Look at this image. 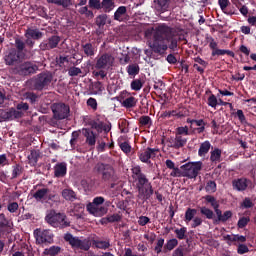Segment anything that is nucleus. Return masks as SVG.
Returning a JSON list of instances; mask_svg holds the SVG:
<instances>
[{
    "instance_id": "13d9d810",
    "label": "nucleus",
    "mask_w": 256,
    "mask_h": 256,
    "mask_svg": "<svg viewBox=\"0 0 256 256\" xmlns=\"http://www.w3.org/2000/svg\"><path fill=\"white\" fill-rule=\"evenodd\" d=\"M141 87H143V82H141L140 79L131 82V89H133V91H140Z\"/></svg>"
},
{
    "instance_id": "c9c22d12",
    "label": "nucleus",
    "mask_w": 256,
    "mask_h": 256,
    "mask_svg": "<svg viewBox=\"0 0 256 256\" xmlns=\"http://www.w3.org/2000/svg\"><path fill=\"white\" fill-rule=\"evenodd\" d=\"M197 215V209L188 208L185 212V219L184 221L186 223H191L195 219V216Z\"/></svg>"
},
{
    "instance_id": "e2e57ef3",
    "label": "nucleus",
    "mask_w": 256,
    "mask_h": 256,
    "mask_svg": "<svg viewBox=\"0 0 256 256\" xmlns=\"http://www.w3.org/2000/svg\"><path fill=\"white\" fill-rule=\"evenodd\" d=\"M231 2H229V0H218V5L220 6L221 11H223V13H227V7H229Z\"/></svg>"
},
{
    "instance_id": "c756f323",
    "label": "nucleus",
    "mask_w": 256,
    "mask_h": 256,
    "mask_svg": "<svg viewBox=\"0 0 256 256\" xmlns=\"http://www.w3.org/2000/svg\"><path fill=\"white\" fill-rule=\"evenodd\" d=\"M39 157H41V152L39 150H31L28 155L29 165L35 167V165H37V161H39Z\"/></svg>"
},
{
    "instance_id": "052dcab7",
    "label": "nucleus",
    "mask_w": 256,
    "mask_h": 256,
    "mask_svg": "<svg viewBox=\"0 0 256 256\" xmlns=\"http://www.w3.org/2000/svg\"><path fill=\"white\" fill-rule=\"evenodd\" d=\"M249 221H251V219H249V217H242L238 220V227L239 229H243L244 227H247Z\"/></svg>"
},
{
    "instance_id": "6e6d98bb",
    "label": "nucleus",
    "mask_w": 256,
    "mask_h": 256,
    "mask_svg": "<svg viewBox=\"0 0 256 256\" xmlns=\"http://www.w3.org/2000/svg\"><path fill=\"white\" fill-rule=\"evenodd\" d=\"M208 105L210 107H217V105H223V101L221 99L217 100V97H209L208 98Z\"/></svg>"
},
{
    "instance_id": "c03bdc74",
    "label": "nucleus",
    "mask_w": 256,
    "mask_h": 256,
    "mask_svg": "<svg viewBox=\"0 0 256 256\" xmlns=\"http://www.w3.org/2000/svg\"><path fill=\"white\" fill-rule=\"evenodd\" d=\"M177 245H179V241L176 238H172L166 242L164 248H166L167 251H173V249L176 248Z\"/></svg>"
},
{
    "instance_id": "9d476101",
    "label": "nucleus",
    "mask_w": 256,
    "mask_h": 256,
    "mask_svg": "<svg viewBox=\"0 0 256 256\" xmlns=\"http://www.w3.org/2000/svg\"><path fill=\"white\" fill-rule=\"evenodd\" d=\"M51 109L54 115V119H57L58 121L67 119L71 111L69 105H66L65 103H55L52 105Z\"/></svg>"
},
{
    "instance_id": "bf43d9fd",
    "label": "nucleus",
    "mask_w": 256,
    "mask_h": 256,
    "mask_svg": "<svg viewBox=\"0 0 256 256\" xmlns=\"http://www.w3.org/2000/svg\"><path fill=\"white\" fill-rule=\"evenodd\" d=\"M106 220L108 221V223H118V221H121V215L112 214L110 216H107Z\"/></svg>"
},
{
    "instance_id": "c85d7f7f",
    "label": "nucleus",
    "mask_w": 256,
    "mask_h": 256,
    "mask_svg": "<svg viewBox=\"0 0 256 256\" xmlns=\"http://www.w3.org/2000/svg\"><path fill=\"white\" fill-rule=\"evenodd\" d=\"M47 3L52 5H57L58 7H63V9H69L73 5L72 0H46Z\"/></svg>"
},
{
    "instance_id": "8fccbe9b",
    "label": "nucleus",
    "mask_w": 256,
    "mask_h": 256,
    "mask_svg": "<svg viewBox=\"0 0 256 256\" xmlns=\"http://www.w3.org/2000/svg\"><path fill=\"white\" fill-rule=\"evenodd\" d=\"M83 71L79 67L72 66L68 69L69 77H77V75H81Z\"/></svg>"
},
{
    "instance_id": "9b49d317",
    "label": "nucleus",
    "mask_w": 256,
    "mask_h": 256,
    "mask_svg": "<svg viewBox=\"0 0 256 256\" xmlns=\"http://www.w3.org/2000/svg\"><path fill=\"white\" fill-rule=\"evenodd\" d=\"M51 81H53V74H51V72H41L36 77L35 87L41 91V89L49 87V85H51Z\"/></svg>"
},
{
    "instance_id": "774afa93",
    "label": "nucleus",
    "mask_w": 256,
    "mask_h": 256,
    "mask_svg": "<svg viewBox=\"0 0 256 256\" xmlns=\"http://www.w3.org/2000/svg\"><path fill=\"white\" fill-rule=\"evenodd\" d=\"M0 227H9V220L5 217V214H0Z\"/></svg>"
},
{
    "instance_id": "aec40b11",
    "label": "nucleus",
    "mask_w": 256,
    "mask_h": 256,
    "mask_svg": "<svg viewBox=\"0 0 256 256\" xmlns=\"http://www.w3.org/2000/svg\"><path fill=\"white\" fill-rule=\"evenodd\" d=\"M81 47L86 57H95V53H97V48L91 42L82 43Z\"/></svg>"
},
{
    "instance_id": "f8f14e48",
    "label": "nucleus",
    "mask_w": 256,
    "mask_h": 256,
    "mask_svg": "<svg viewBox=\"0 0 256 256\" xmlns=\"http://www.w3.org/2000/svg\"><path fill=\"white\" fill-rule=\"evenodd\" d=\"M59 43H61V37L52 35L40 43L39 49L40 51H51L53 49H57Z\"/></svg>"
},
{
    "instance_id": "4468645a",
    "label": "nucleus",
    "mask_w": 256,
    "mask_h": 256,
    "mask_svg": "<svg viewBox=\"0 0 256 256\" xmlns=\"http://www.w3.org/2000/svg\"><path fill=\"white\" fill-rule=\"evenodd\" d=\"M19 59H21V54L15 48H11L4 56V62L9 66L17 65Z\"/></svg>"
},
{
    "instance_id": "37998d69",
    "label": "nucleus",
    "mask_w": 256,
    "mask_h": 256,
    "mask_svg": "<svg viewBox=\"0 0 256 256\" xmlns=\"http://www.w3.org/2000/svg\"><path fill=\"white\" fill-rule=\"evenodd\" d=\"M107 14H100L96 17L97 27H105L107 25Z\"/></svg>"
},
{
    "instance_id": "de8ad7c7",
    "label": "nucleus",
    "mask_w": 256,
    "mask_h": 256,
    "mask_svg": "<svg viewBox=\"0 0 256 256\" xmlns=\"http://www.w3.org/2000/svg\"><path fill=\"white\" fill-rule=\"evenodd\" d=\"M174 233L176 234L177 239L183 240L187 237V228L182 227L180 229H175Z\"/></svg>"
},
{
    "instance_id": "393cba45",
    "label": "nucleus",
    "mask_w": 256,
    "mask_h": 256,
    "mask_svg": "<svg viewBox=\"0 0 256 256\" xmlns=\"http://www.w3.org/2000/svg\"><path fill=\"white\" fill-rule=\"evenodd\" d=\"M54 175L55 177H65L67 175V164L58 163L54 166Z\"/></svg>"
},
{
    "instance_id": "5701e85b",
    "label": "nucleus",
    "mask_w": 256,
    "mask_h": 256,
    "mask_svg": "<svg viewBox=\"0 0 256 256\" xmlns=\"http://www.w3.org/2000/svg\"><path fill=\"white\" fill-rule=\"evenodd\" d=\"M85 211V205L81 203L73 204L72 208L70 209V215L72 217H82Z\"/></svg>"
},
{
    "instance_id": "ea45409f",
    "label": "nucleus",
    "mask_w": 256,
    "mask_h": 256,
    "mask_svg": "<svg viewBox=\"0 0 256 256\" xmlns=\"http://www.w3.org/2000/svg\"><path fill=\"white\" fill-rule=\"evenodd\" d=\"M139 71V64H130L127 66V73L132 77H135V75H139Z\"/></svg>"
},
{
    "instance_id": "cd10ccee",
    "label": "nucleus",
    "mask_w": 256,
    "mask_h": 256,
    "mask_svg": "<svg viewBox=\"0 0 256 256\" xmlns=\"http://www.w3.org/2000/svg\"><path fill=\"white\" fill-rule=\"evenodd\" d=\"M215 213L217 215L218 221H221L222 223L229 221V219H231V217H233V212H231L230 210L225 211L223 213L220 209H218V210H216Z\"/></svg>"
},
{
    "instance_id": "a211bd4d",
    "label": "nucleus",
    "mask_w": 256,
    "mask_h": 256,
    "mask_svg": "<svg viewBox=\"0 0 256 256\" xmlns=\"http://www.w3.org/2000/svg\"><path fill=\"white\" fill-rule=\"evenodd\" d=\"M187 145V138H183V136L176 135L175 138L169 140L168 147H172V149H181Z\"/></svg>"
},
{
    "instance_id": "f03ea898",
    "label": "nucleus",
    "mask_w": 256,
    "mask_h": 256,
    "mask_svg": "<svg viewBox=\"0 0 256 256\" xmlns=\"http://www.w3.org/2000/svg\"><path fill=\"white\" fill-rule=\"evenodd\" d=\"M132 179L136 183V189L138 191V199L149 201L154 193L153 185L149 182V179L141 171V166H134L131 169Z\"/></svg>"
},
{
    "instance_id": "680f3d73",
    "label": "nucleus",
    "mask_w": 256,
    "mask_h": 256,
    "mask_svg": "<svg viewBox=\"0 0 256 256\" xmlns=\"http://www.w3.org/2000/svg\"><path fill=\"white\" fill-rule=\"evenodd\" d=\"M56 63L59 67H65V63H69V57L59 56V58L56 59Z\"/></svg>"
},
{
    "instance_id": "473e14b6",
    "label": "nucleus",
    "mask_w": 256,
    "mask_h": 256,
    "mask_svg": "<svg viewBox=\"0 0 256 256\" xmlns=\"http://www.w3.org/2000/svg\"><path fill=\"white\" fill-rule=\"evenodd\" d=\"M62 197L63 199H65V201H76L77 199V194L75 193V191H73L72 189H64L62 191Z\"/></svg>"
},
{
    "instance_id": "79ce46f5",
    "label": "nucleus",
    "mask_w": 256,
    "mask_h": 256,
    "mask_svg": "<svg viewBox=\"0 0 256 256\" xmlns=\"http://www.w3.org/2000/svg\"><path fill=\"white\" fill-rule=\"evenodd\" d=\"M205 200L207 203H210L211 207H213L215 213L219 211V202H217V199L211 195L205 196Z\"/></svg>"
},
{
    "instance_id": "e433bc0d",
    "label": "nucleus",
    "mask_w": 256,
    "mask_h": 256,
    "mask_svg": "<svg viewBox=\"0 0 256 256\" xmlns=\"http://www.w3.org/2000/svg\"><path fill=\"white\" fill-rule=\"evenodd\" d=\"M61 253V247L59 246H51L50 248H46L43 251V255L55 256Z\"/></svg>"
},
{
    "instance_id": "5fc2aeb1",
    "label": "nucleus",
    "mask_w": 256,
    "mask_h": 256,
    "mask_svg": "<svg viewBox=\"0 0 256 256\" xmlns=\"http://www.w3.org/2000/svg\"><path fill=\"white\" fill-rule=\"evenodd\" d=\"M200 212L202 215H205L206 219H213L214 213L212 212L211 209L207 207H201Z\"/></svg>"
},
{
    "instance_id": "603ef678",
    "label": "nucleus",
    "mask_w": 256,
    "mask_h": 256,
    "mask_svg": "<svg viewBox=\"0 0 256 256\" xmlns=\"http://www.w3.org/2000/svg\"><path fill=\"white\" fill-rule=\"evenodd\" d=\"M187 251V247L180 245L177 249L174 250L172 256H185Z\"/></svg>"
},
{
    "instance_id": "f3484780",
    "label": "nucleus",
    "mask_w": 256,
    "mask_h": 256,
    "mask_svg": "<svg viewBox=\"0 0 256 256\" xmlns=\"http://www.w3.org/2000/svg\"><path fill=\"white\" fill-rule=\"evenodd\" d=\"M32 197L38 201L39 203H43L44 201H49L53 199V196L49 195V188H40L38 189Z\"/></svg>"
},
{
    "instance_id": "338daca9",
    "label": "nucleus",
    "mask_w": 256,
    "mask_h": 256,
    "mask_svg": "<svg viewBox=\"0 0 256 256\" xmlns=\"http://www.w3.org/2000/svg\"><path fill=\"white\" fill-rule=\"evenodd\" d=\"M176 135H189V128L187 126L178 127Z\"/></svg>"
},
{
    "instance_id": "f257e3e1",
    "label": "nucleus",
    "mask_w": 256,
    "mask_h": 256,
    "mask_svg": "<svg viewBox=\"0 0 256 256\" xmlns=\"http://www.w3.org/2000/svg\"><path fill=\"white\" fill-rule=\"evenodd\" d=\"M151 35L152 42L149 43V47L153 53L163 55L167 49L178 51L181 36H179L177 29L163 23L145 31V37H151Z\"/></svg>"
},
{
    "instance_id": "b1692460",
    "label": "nucleus",
    "mask_w": 256,
    "mask_h": 256,
    "mask_svg": "<svg viewBox=\"0 0 256 256\" xmlns=\"http://www.w3.org/2000/svg\"><path fill=\"white\" fill-rule=\"evenodd\" d=\"M26 39H34L35 41H39L43 37V32L39 31V29L28 28L25 32Z\"/></svg>"
},
{
    "instance_id": "58836bf2",
    "label": "nucleus",
    "mask_w": 256,
    "mask_h": 256,
    "mask_svg": "<svg viewBox=\"0 0 256 256\" xmlns=\"http://www.w3.org/2000/svg\"><path fill=\"white\" fill-rule=\"evenodd\" d=\"M102 91H103V83H101L100 81H97L92 84V88H91L92 95H101Z\"/></svg>"
},
{
    "instance_id": "4c0bfd02",
    "label": "nucleus",
    "mask_w": 256,
    "mask_h": 256,
    "mask_svg": "<svg viewBox=\"0 0 256 256\" xmlns=\"http://www.w3.org/2000/svg\"><path fill=\"white\" fill-rule=\"evenodd\" d=\"M76 249H81L82 251H89V249H91V242H89V240L87 239H79Z\"/></svg>"
},
{
    "instance_id": "7c9ffc66",
    "label": "nucleus",
    "mask_w": 256,
    "mask_h": 256,
    "mask_svg": "<svg viewBox=\"0 0 256 256\" xmlns=\"http://www.w3.org/2000/svg\"><path fill=\"white\" fill-rule=\"evenodd\" d=\"M210 149H211V142L206 140L203 143H201L200 148L198 150L199 157H205L207 153H209Z\"/></svg>"
},
{
    "instance_id": "4d7b16f0",
    "label": "nucleus",
    "mask_w": 256,
    "mask_h": 256,
    "mask_svg": "<svg viewBox=\"0 0 256 256\" xmlns=\"http://www.w3.org/2000/svg\"><path fill=\"white\" fill-rule=\"evenodd\" d=\"M163 245H165V239L163 238L158 239L156 246L154 248V251L157 253V255H159V253L163 251Z\"/></svg>"
},
{
    "instance_id": "7ed1b4c3",
    "label": "nucleus",
    "mask_w": 256,
    "mask_h": 256,
    "mask_svg": "<svg viewBox=\"0 0 256 256\" xmlns=\"http://www.w3.org/2000/svg\"><path fill=\"white\" fill-rule=\"evenodd\" d=\"M113 63H115V58L111 54H102L96 58L94 64V70L92 71V75L94 79H105L107 77V70L113 67Z\"/></svg>"
},
{
    "instance_id": "09e8293b",
    "label": "nucleus",
    "mask_w": 256,
    "mask_h": 256,
    "mask_svg": "<svg viewBox=\"0 0 256 256\" xmlns=\"http://www.w3.org/2000/svg\"><path fill=\"white\" fill-rule=\"evenodd\" d=\"M88 7L90 9H96V11H101V0H89Z\"/></svg>"
},
{
    "instance_id": "a18cd8bd",
    "label": "nucleus",
    "mask_w": 256,
    "mask_h": 256,
    "mask_svg": "<svg viewBox=\"0 0 256 256\" xmlns=\"http://www.w3.org/2000/svg\"><path fill=\"white\" fill-rule=\"evenodd\" d=\"M22 173H23V167H21V165L19 164L14 165L11 179H17V177H19Z\"/></svg>"
},
{
    "instance_id": "1a4fd4ad",
    "label": "nucleus",
    "mask_w": 256,
    "mask_h": 256,
    "mask_svg": "<svg viewBox=\"0 0 256 256\" xmlns=\"http://www.w3.org/2000/svg\"><path fill=\"white\" fill-rule=\"evenodd\" d=\"M94 173H98V175H102L103 181H110L113 179V175H115V170L111 164L105 163H97L93 169Z\"/></svg>"
},
{
    "instance_id": "2f4dec72",
    "label": "nucleus",
    "mask_w": 256,
    "mask_h": 256,
    "mask_svg": "<svg viewBox=\"0 0 256 256\" xmlns=\"http://www.w3.org/2000/svg\"><path fill=\"white\" fill-rule=\"evenodd\" d=\"M64 241L69 243L73 249H77V245L79 244V237H75L71 233H67L64 235Z\"/></svg>"
},
{
    "instance_id": "a19ab883",
    "label": "nucleus",
    "mask_w": 256,
    "mask_h": 256,
    "mask_svg": "<svg viewBox=\"0 0 256 256\" xmlns=\"http://www.w3.org/2000/svg\"><path fill=\"white\" fill-rule=\"evenodd\" d=\"M93 245H95L97 249H104V250L109 249V247H111V243L109 241H103V240H94Z\"/></svg>"
},
{
    "instance_id": "dca6fc26",
    "label": "nucleus",
    "mask_w": 256,
    "mask_h": 256,
    "mask_svg": "<svg viewBox=\"0 0 256 256\" xmlns=\"http://www.w3.org/2000/svg\"><path fill=\"white\" fill-rule=\"evenodd\" d=\"M113 19L119 23H126V21H129V13L127 12V7H118L114 13Z\"/></svg>"
},
{
    "instance_id": "4be33fe9",
    "label": "nucleus",
    "mask_w": 256,
    "mask_h": 256,
    "mask_svg": "<svg viewBox=\"0 0 256 256\" xmlns=\"http://www.w3.org/2000/svg\"><path fill=\"white\" fill-rule=\"evenodd\" d=\"M117 101H119L122 107H125L126 109H131V107H135V105H137V100L135 97H118Z\"/></svg>"
},
{
    "instance_id": "69168bd1",
    "label": "nucleus",
    "mask_w": 256,
    "mask_h": 256,
    "mask_svg": "<svg viewBox=\"0 0 256 256\" xmlns=\"http://www.w3.org/2000/svg\"><path fill=\"white\" fill-rule=\"evenodd\" d=\"M139 123H140V125H142V126L150 125V123H151V117H149V116H142V117H140V119H139Z\"/></svg>"
},
{
    "instance_id": "6e6552de",
    "label": "nucleus",
    "mask_w": 256,
    "mask_h": 256,
    "mask_svg": "<svg viewBox=\"0 0 256 256\" xmlns=\"http://www.w3.org/2000/svg\"><path fill=\"white\" fill-rule=\"evenodd\" d=\"M37 71H39V66L31 61L22 62L13 69V73L16 75H21L22 77L35 75Z\"/></svg>"
},
{
    "instance_id": "423d86ee",
    "label": "nucleus",
    "mask_w": 256,
    "mask_h": 256,
    "mask_svg": "<svg viewBox=\"0 0 256 256\" xmlns=\"http://www.w3.org/2000/svg\"><path fill=\"white\" fill-rule=\"evenodd\" d=\"M45 219L51 227H60L63 229L70 225V222L67 220V216L63 213L50 212L47 214Z\"/></svg>"
},
{
    "instance_id": "a878e982",
    "label": "nucleus",
    "mask_w": 256,
    "mask_h": 256,
    "mask_svg": "<svg viewBox=\"0 0 256 256\" xmlns=\"http://www.w3.org/2000/svg\"><path fill=\"white\" fill-rule=\"evenodd\" d=\"M232 187L233 189H236V191H245V189H247V179L239 178L233 180Z\"/></svg>"
},
{
    "instance_id": "bb28decb",
    "label": "nucleus",
    "mask_w": 256,
    "mask_h": 256,
    "mask_svg": "<svg viewBox=\"0 0 256 256\" xmlns=\"http://www.w3.org/2000/svg\"><path fill=\"white\" fill-rule=\"evenodd\" d=\"M100 9H102L104 13H111V11L115 9V2H113V0H102Z\"/></svg>"
},
{
    "instance_id": "2eb2a0df",
    "label": "nucleus",
    "mask_w": 256,
    "mask_h": 256,
    "mask_svg": "<svg viewBox=\"0 0 256 256\" xmlns=\"http://www.w3.org/2000/svg\"><path fill=\"white\" fill-rule=\"evenodd\" d=\"M0 117L1 119H4V121H13V119L23 117V112L18 111L15 108H11L9 110H0Z\"/></svg>"
},
{
    "instance_id": "864d4df0",
    "label": "nucleus",
    "mask_w": 256,
    "mask_h": 256,
    "mask_svg": "<svg viewBox=\"0 0 256 256\" xmlns=\"http://www.w3.org/2000/svg\"><path fill=\"white\" fill-rule=\"evenodd\" d=\"M119 147L125 155H129V153H131V144L129 142H122L119 144Z\"/></svg>"
},
{
    "instance_id": "412c9836",
    "label": "nucleus",
    "mask_w": 256,
    "mask_h": 256,
    "mask_svg": "<svg viewBox=\"0 0 256 256\" xmlns=\"http://www.w3.org/2000/svg\"><path fill=\"white\" fill-rule=\"evenodd\" d=\"M171 0H155L154 7L159 13H165L168 11Z\"/></svg>"
},
{
    "instance_id": "ddd939ff",
    "label": "nucleus",
    "mask_w": 256,
    "mask_h": 256,
    "mask_svg": "<svg viewBox=\"0 0 256 256\" xmlns=\"http://www.w3.org/2000/svg\"><path fill=\"white\" fill-rule=\"evenodd\" d=\"M157 153H159V148H145L138 152V158L142 163H151V159H155L157 157Z\"/></svg>"
},
{
    "instance_id": "20e7f679",
    "label": "nucleus",
    "mask_w": 256,
    "mask_h": 256,
    "mask_svg": "<svg viewBox=\"0 0 256 256\" xmlns=\"http://www.w3.org/2000/svg\"><path fill=\"white\" fill-rule=\"evenodd\" d=\"M103 203H105V198L97 196L92 202L87 204L86 209L94 217H103L107 213V207L102 206Z\"/></svg>"
},
{
    "instance_id": "49530a36",
    "label": "nucleus",
    "mask_w": 256,
    "mask_h": 256,
    "mask_svg": "<svg viewBox=\"0 0 256 256\" xmlns=\"http://www.w3.org/2000/svg\"><path fill=\"white\" fill-rule=\"evenodd\" d=\"M36 13L39 17H42L43 19H49V15L47 14V8L44 6H38L36 8Z\"/></svg>"
},
{
    "instance_id": "39448f33",
    "label": "nucleus",
    "mask_w": 256,
    "mask_h": 256,
    "mask_svg": "<svg viewBox=\"0 0 256 256\" xmlns=\"http://www.w3.org/2000/svg\"><path fill=\"white\" fill-rule=\"evenodd\" d=\"M201 169H203V162H188L181 166V176L188 179H196Z\"/></svg>"
},
{
    "instance_id": "6ab92c4d",
    "label": "nucleus",
    "mask_w": 256,
    "mask_h": 256,
    "mask_svg": "<svg viewBox=\"0 0 256 256\" xmlns=\"http://www.w3.org/2000/svg\"><path fill=\"white\" fill-rule=\"evenodd\" d=\"M82 133L84 137H86L87 145H89V147H95V143H97V134L89 128H84L82 130Z\"/></svg>"
},
{
    "instance_id": "72a5a7b5",
    "label": "nucleus",
    "mask_w": 256,
    "mask_h": 256,
    "mask_svg": "<svg viewBox=\"0 0 256 256\" xmlns=\"http://www.w3.org/2000/svg\"><path fill=\"white\" fill-rule=\"evenodd\" d=\"M221 149L215 148L210 152V161L212 163H221Z\"/></svg>"
},
{
    "instance_id": "f704fd0d",
    "label": "nucleus",
    "mask_w": 256,
    "mask_h": 256,
    "mask_svg": "<svg viewBox=\"0 0 256 256\" xmlns=\"http://www.w3.org/2000/svg\"><path fill=\"white\" fill-rule=\"evenodd\" d=\"M14 41H15L14 49L17 51V53L22 55L23 51H25V41H23V39H21L19 37L15 38Z\"/></svg>"
},
{
    "instance_id": "0e129e2a",
    "label": "nucleus",
    "mask_w": 256,
    "mask_h": 256,
    "mask_svg": "<svg viewBox=\"0 0 256 256\" xmlns=\"http://www.w3.org/2000/svg\"><path fill=\"white\" fill-rule=\"evenodd\" d=\"M9 213H16L19 209V204L17 202H10L7 206Z\"/></svg>"
},
{
    "instance_id": "3c124183",
    "label": "nucleus",
    "mask_w": 256,
    "mask_h": 256,
    "mask_svg": "<svg viewBox=\"0 0 256 256\" xmlns=\"http://www.w3.org/2000/svg\"><path fill=\"white\" fill-rule=\"evenodd\" d=\"M205 189L207 193H215L217 191V183L215 181H208Z\"/></svg>"
},
{
    "instance_id": "0eeeda50",
    "label": "nucleus",
    "mask_w": 256,
    "mask_h": 256,
    "mask_svg": "<svg viewBox=\"0 0 256 256\" xmlns=\"http://www.w3.org/2000/svg\"><path fill=\"white\" fill-rule=\"evenodd\" d=\"M34 239L37 245H51L55 235L49 229L37 228L34 230Z\"/></svg>"
}]
</instances>
